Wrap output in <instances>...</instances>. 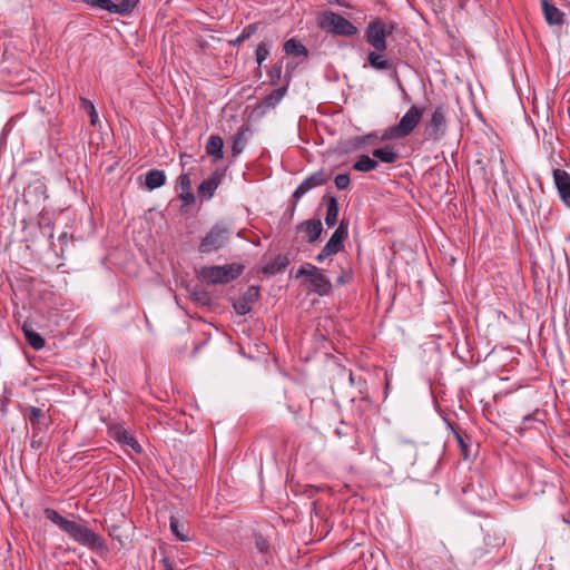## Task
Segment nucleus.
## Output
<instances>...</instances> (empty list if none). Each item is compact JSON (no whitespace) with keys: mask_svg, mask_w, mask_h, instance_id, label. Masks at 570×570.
<instances>
[{"mask_svg":"<svg viewBox=\"0 0 570 570\" xmlns=\"http://www.w3.org/2000/svg\"><path fill=\"white\" fill-rule=\"evenodd\" d=\"M43 513L48 520L57 524L79 544L96 551H105L107 549L105 539L88 527L63 518L55 509L47 508Z\"/></svg>","mask_w":570,"mask_h":570,"instance_id":"obj_1","label":"nucleus"},{"mask_svg":"<svg viewBox=\"0 0 570 570\" xmlns=\"http://www.w3.org/2000/svg\"><path fill=\"white\" fill-rule=\"evenodd\" d=\"M396 28L397 23L392 20L372 17L364 30L365 41L376 51H386L387 37L393 35Z\"/></svg>","mask_w":570,"mask_h":570,"instance_id":"obj_2","label":"nucleus"},{"mask_svg":"<svg viewBox=\"0 0 570 570\" xmlns=\"http://www.w3.org/2000/svg\"><path fill=\"white\" fill-rule=\"evenodd\" d=\"M424 111V107L411 106L396 125L390 126L383 131L380 140L403 139L410 136L420 124Z\"/></svg>","mask_w":570,"mask_h":570,"instance_id":"obj_3","label":"nucleus"},{"mask_svg":"<svg viewBox=\"0 0 570 570\" xmlns=\"http://www.w3.org/2000/svg\"><path fill=\"white\" fill-rule=\"evenodd\" d=\"M317 26L326 33L341 37H354L358 29L342 14L332 10H326L317 16Z\"/></svg>","mask_w":570,"mask_h":570,"instance_id":"obj_4","label":"nucleus"},{"mask_svg":"<svg viewBox=\"0 0 570 570\" xmlns=\"http://www.w3.org/2000/svg\"><path fill=\"white\" fill-rule=\"evenodd\" d=\"M243 272L239 264H227L223 266H204L198 276L208 285L225 284L236 279Z\"/></svg>","mask_w":570,"mask_h":570,"instance_id":"obj_5","label":"nucleus"},{"mask_svg":"<svg viewBox=\"0 0 570 570\" xmlns=\"http://www.w3.org/2000/svg\"><path fill=\"white\" fill-rule=\"evenodd\" d=\"M233 230L229 226L223 223H217L200 239L198 252L200 254H210L218 252L230 239Z\"/></svg>","mask_w":570,"mask_h":570,"instance_id":"obj_6","label":"nucleus"},{"mask_svg":"<svg viewBox=\"0 0 570 570\" xmlns=\"http://www.w3.org/2000/svg\"><path fill=\"white\" fill-rule=\"evenodd\" d=\"M296 278L304 277L309 282L312 291L320 296H326L332 292V283L323 271L309 263L299 267L295 275Z\"/></svg>","mask_w":570,"mask_h":570,"instance_id":"obj_7","label":"nucleus"},{"mask_svg":"<svg viewBox=\"0 0 570 570\" xmlns=\"http://www.w3.org/2000/svg\"><path fill=\"white\" fill-rule=\"evenodd\" d=\"M446 111L445 105H439L432 111L430 119L425 122L424 135L428 140L439 141L446 132Z\"/></svg>","mask_w":570,"mask_h":570,"instance_id":"obj_8","label":"nucleus"},{"mask_svg":"<svg viewBox=\"0 0 570 570\" xmlns=\"http://www.w3.org/2000/svg\"><path fill=\"white\" fill-rule=\"evenodd\" d=\"M327 179L328 176L323 170H317L309 175L308 177H306L293 193V198H295L293 208H295L297 200L301 197H303L311 189L324 185L327 181Z\"/></svg>","mask_w":570,"mask_h":570,"instance_id":"obj_9","label":"nucleus"},{"mask_svg":"<svg viewBox=\"0 0 570 570\" xmlns=\"http://www.w3.org/2000/svg\"><path fill=\"white\" fill-rule=\"evenodd\" d=\"M553 181L561 200L570 208V174L563 169H553Z\"/></svg>","mask_w":570,"mask_h":570,"instance_id":"obj_10","label":"nucleus"},{"mask_svg":"<svg viewBox=\"0 0 570 570\" xmlns=\"http://www.w3.org/2000/svg\"><path fill=\"white\" fill-rule=\"evenodd\" d=\"M24 416L29 421L32 432H42L49 425V416L39 407H27L24 410Z\"/></svg>","mask_w":570,"mask_h":570,"instance_id":"obj_11","label":"nucleus"},{"mask_svg":"<svg viewBox=\"0 0 570 570\" xmlns=\"http://www.w3.org/2000/svg\"><path fill=\"white\" fill-rule=\"evenodd\" d=\"M223 174L214 171L207 179L198 186V196L202 200H209L218 188Z\"/></svg>","mask_w":570,"mask_h":570,"instance_id":"obj_12","label":"nucleus"},{"mask_svg":"<svg viewBox=\"0 0 570 570\" xmlns=\"http://www.w3.org/2000/svg\"><path fill=\"white\" fill-rule=\"evenodd\" d=\"M347 236V223L342 220L335 232L332 234L331 238L325 244L326 250H330L334 254L338 253L343 247L344 239Z\"/></svg>","mask_w":570,"mask_h":570,"instance_id":"obj_13","label":"nucleus"},{"mask_svg":"<svg viewBox=\"0 0 570 570\" xmlns=\"http://www.w3.org/2000/svg\"><path fill=\"white\" fill-rule=\"evenodd\" d=\"M83 3L92 9L107 11L109 13H116L119 16H127L122 1L120 3H114L111 0H81Z\"/></svg>","mask_w":570,"mask_h":570,"instance_id":"obj_14","label":"nucleus"},{"mask_svg":"<svg viewBox=\"0 0 570 570\" xmlns=\"http://www.w3.org/2000/svg\"><path fill=\"white\" fill-rule=\"evenodd\" d=\"M541 7L544 19L548 24L560 26L563 23L564 13L559 8H557L552 2H550L549 0H542Z\"/></svg>","mask_w":570,"mask_h":570,"instance_id":"obj_15","label":"nucleus"},{"mask_svg":"<svg viewBox=\"0 0 570 570\" xmlns=\"http://www.w3.org/2000/svg\"><path fill=\"white\" fill-rule=\"evenodd\" d=\"M483 544L485 546V549H488V552H490L491 556L494 557V554L498 553L499 550L504 547L505 537L501 531H489L484 535Z\"/></svg>","mask_w":570,"mask_h":570,"instance_id":"obj_16","label":"nucleus"},{"mask_svg":"<svg viewBox=\"0 0 570 570\" xmlns=\"http://www.w3.org/2000/svg\"><path fill=\"white\" fill-rule=\"evenodd\" d=\"M114 439L129 448H131L136 453H141L142 449L137 440L125 429L117 428L112 433Z\"/></svg>","mask_w":570,"mask_h":570,"instance_id":"obj_17","label":"nucleus"},{"mask_svg":"<svg viewBox=\"0 0 570 570\" xmlns=\"http://www.w3.org/2000/svg\"><path fill=\"white\" fill-rule=\"evenodd\" d=\"M384 51H370L366 57V61L371 68L377 71L387 70L392 67V63L383 55Z\"/></svg>","mask_w":570,"mask_h":570,"instance_id":"obj_18","label":"nucleus"},{"mask_svg":"<svg viewBox=\"0 0 570 570\" xmlns=\"http://www.w3.org/2000/svg\"><path fill=\"white\" fill-rule=\"evenodd\" d=\"M169 527L175 538L181 542L189 541V527L176 517H170Z\"/></svg>","mask_w":570,"mask_h":570,"instance_id":"obj_19","label":"nucleus"},{"mask_svg":"<svg viewBox=\"0 0 570 570\" xmlns=\"http://www.w3.org/2000/svg\"><path fill=\"white\" fill-rule=\"evenodd\" d=\"M299 228L304 229L307 234V240L309 243H314L317 240L322 234L323 227L320 219H309L303 222L299 225Z\"/></svg>","mask_w":570,"mask_h":570,"instance_id":"obj_20","label":"nucleus"},{"mask_svg":"<svg viewBox=\"0 0 570 570\" xmlns=\"http://www.w3.org/2000/svg\"><path fill=\"white\" fill-rule=\"evenodd\" d=\"M284 51L288 56L301 57L303 59L308 57L307 48L295 38H291L284 43Z\"/></svg>","mask_w":570,"mask_h":570,"instance_id":"obj_21","label":"nucleus"},{"mask_svg":"<svg viewBox=\"0 0 570 570\" xmlns=\"http://www.w3.org/2000/svg\"><path fill=\"white\" fill-rule=\"evenodd\" d=\"M493 559L490 552H488V549H485V546L474 548L469 552L466 556V562L471 563L472 566L478 563H488Z\"/></svg>","mask_w":570,"mask_h":570,"instance_id":"obj_22","label":"nucleus"},{"mask_svg":"<svg viewBox=\"0 0 570 570\" xmlns=\"http://www.w3.org/2000/svg\"><path fill=\"white\" fill-rule=\"evenodd\" d=\"M288 264L289 261L286 256L277 255L274 259H272L264 266L263 272L264 274L267 275H275L277 273L283 272Z\"/></svg>","mask_w":570,"mask_h":570,"instance_id":"obj_23","label":"nucleus"},{"mask_svg":"<svg viewBox=\"0 0 570 570\" xmlns=\"http://www.w3.org/2000/svg\"><path fill=\"white\" fill-rule=\"evenodd\" d=\"M22 331L26 341L35 351H40L45 347V338L39 333L33 331L30 326L23 324Z\"/></svg>","mask_w":570,"mask_h":570,"instance_id":"obj_24","label":"nucleus"},{"mask_svg":"<svg viewBox=\"0 0 570 570\" xmlns=\"http://www.w3.org/2000/svg\"><path fill=\"white\" fill-rule=\"evenodd\" d=\"M224 141L220 136L213 135L206 145V153L213 156L216 160L222 159L224 156Z\"/></svg>","mask_w":570,"mask_h":570,"instance_id":"obj_25","label":"nucleus"},{"mask_svg":"<svg viewBox=\"0 0 570 570\" xmlns=\"http://www.w3.org/2000/svg\"><path fill=\"white\" fill-rule=\"evenodd\" d=\"M373 156L385 164H393L399 159V153L390 145L374 149Z\"/></svg>","mask_w":570,"mask_h":570,"instance_id":"obj_26","label":"nucleus"},{"mask_svg":"<svg viewBox=\"0 0 570 570\" xmlns=\"http://www.w3.org/2000/svg\"><path fill=\"white\" fill-rule=\"evenodd\" d=\"M287 91V86H283L273 90L269 95H267L261 102V106L264 108H274L277 106Z\"/></svg>","mask_w":570,"mask_h":570,"instance_id":"obj_27","label":"nucleus"},{"mask_svg":"<svg viewBox=\"0 0 570 570\" xmlns=\"http://www.w3.org/2000/svg\"><path fill=\"white\" fill-rule=\"evenodd\" d=\"M166 181V176L163 170L151 169L146 174V186L153 190L161 187Z\"/></svg>","mask_w":570,"mask_h":570,"instance_id":"obj_28","label":"nucleus"},{"mask_svg":"<svg viewBox=\"0 0 570 570\" xmlns=\"http://www.w3.org/2000/svg\"><path fill=\"white\" fill-rule=\"evenodd\" d=\"M377 166H379L377 160L371 158L367 155H362L354 163L353 169L356 171L368 173V171L376 169Z\"/></svg>","mask_w":570,"mask_h":570,"instance_id":"obj_29","label":"nucleus"},{"mask_svg":"<svg viewBox=\"0 0 570 570\" xmlns=\"http://www.w3.org/2000/svg\"><path fill=\"white\" fill-rule=\"evenodd\" d=\"M338 217V204L335 197H330L327 202L325 224L328 227H333L337 223Z\"/></svg>","mask_w":570,"mask_h":570,"instance_id":"obj_30","label":"nucleus"},{"mask_svg":"<svg viewBox=\"0 0 570 570\" xmlns=\"http://www.w3.org/2000/svg\"><path fill=\"white\" fill-rule=\"evenodd\" d=\"M271 47V41H262L261 43H258L255 51V58L258 66H261L269 56Z\"/></svg>","mask_w":570,"mask_h":570,"instance_id":"obj_31","label":"nucleus"},{"mask_svg":"<svg viewBox=\"0 0 570 570\" xmlns=\"http://www.w3.org/2000/svg\"><path fill=\"white\" fill-rule=\"evenodd\" d=\"M81 105H82L83 109L89 115L90 124L92 126H96L98 122V114H97V110H96L94 104L87 98H81Z\"/></svg>","mask_w":570,"mask_h":570,"instance_id":"obj_32","label":"nucleus"},{"mask_svg":"<svg viewBox=\"0 0 570 570\" xmlns=\"http://www.w3.org/2000/svg\"><path fill=\"white\" fill-rule=\"evenodd\" d=\"M257 30V27L256 24H247L243 30L242 32L239 33V36L234 40L232 41L233 45H239L242 43L243 41H245L246 39H249Z\"/></svg>","mask_w":570,"mask_h":570,"instance_id":"obj_33","label":"nucleus"},{"mask_svg":"<svg viewBox=\"0 0 570 570\" xmlns=\"http://www.w3.org/2000/svg\"><path fill=\"white\" fill-rule=\"evenodd\" d=\"M282 72H283V65L282 62H277L275 63L269 70H268V77L271 79V82L273 85H277L278 81L281 80V77H282Z\"/></svg>","mask_w":570,"mask_h":570,"instance_id":"obj_34","label":"nucleus"},{"mask_svg":"<svg viewBox=\"0 0 570 570\" xmlns=\"http://www.w3.org/2000/svg\"><path fill=\"white\" fill-rule=\"evenodd\" d=\"M258 297L259 288L257 286H249L242 299L252 306L258 299Z\"/></svg>","mask_w":570,"mask_h":570,"instance_id":"obj_35","label":"nucleus"},{"mask_svg":"<svg viewBox=\"0 0 570 570\" xmlns=\"http://www.w3.org/2000/svg\"><path fill=\"white\" fill-rule=\"evenodd\" d=\"M244 146V136L243 132H238L233 140L232 145V154L233 156H237L242 153Z\"/></svg>","mask_w":570,"mask_h":570,"instance_id":"obj_36","label":"nucleus"},{"mask_svg":"<svg viewBox=\"0 0 570 570\" xmlns=\"http://www.w3.org/2000/svg\"><path fill=\"white\" fill-rule=\"evenodd\" d=\"M334 183L337 189L344 190L348 188L351 179L347 174H338L335 177Z\"/></svg>","mask_w":570,"mask_h":570,"instance_id":"obj_37","label":"nucleus"},{"mask_svg":"<svg viewBox=\"0 0 570 570\" xmlns=\"http://www.w3.org/2000/svg\"><path fill=\"white\" fill-rule=\"evenodd\" d=\"M178 187L180 191H189L191 190V180L189 174H181L178 177Z\"/></svg>","mask_w":570,"mask_h":570,"instance_id":"obj_38","label":"nucleus"},{"mask_svg":"<svg viewBox=\"0 0 570 570\" xmlns=\"http://www.w3.org/2000/svg\"><path fill=\"white\" fill-rule=\"evenodd\" d=\"M233 307L238 315H246L252 311V306L243 299L235 302Z\"/></svg>","mask_w":570,"mask_h":570,"instance_id":"obj_39","label":"nucleus"},{"mask_svg":"<svg viewBox=\"0 0 570 570\" xmlns=\"http://www.w3.org/2000/svg\"><path fill=\"white\" fill-rule=\"evenodd\" d=\"M396 455H401L403 451H409L412 456L415 454V446L412 442H402L394 449Z\"/></svg>","mask_w":570,"mask_h":570,"instance_id":"obj_40","label":"nucleus"},{"mask_svg":"<svg viewBox=\"0 0 570 570\" xmlns=\"http://www.w3.org/2000/svg\"><path fill=\"white\" fill-rule=\"evenodd\" d=\"M255 546L259 552L266 553L269 549V544L266 539H264L262 535L256 537L255 539Z\"/></svg>","mask_w":570,"mask_h":570,"instance_id":"obj_41","label":"nucleus"},{"mask_svg":"<svg viewBox=\"0 0 570 570\" xmlns=\"http://www.w3.org/2000/svg\"><path fill=\"white\" fill-rule=\"evenodd\" d=\"M178 197L183 200L184 205H191L195 203V195L189 191H180Z\"/></svg>","mask_w":570,"mask_h":570,"instance_id":"obj_42","label":"nucleus"},{"mask_svg":"<svg viewBox=\"0 0 570 570\" xmlns=\"http://www.w3.org/2000/svg\"><path fill=\"white\" fill-rule=\"evenodd\" d=\"M539 414H540V412L537 410L533 413L525 415L523 417V420H522L521 429L522 430L528 429L529 428V422H531V421H540V419L538 417Z\"/></svg>","mask_w":570,"mask_h":570,"instance_id":"obj_43","label":"nucleus"},{"mask_svg":"<svg viewBox=\"0 0 570 570\" xmlns=\"http://www.w3.org/2000/svg\"><path fill=\"white\" fill-rule=\"evenodd\" d=\"M352 275L350 272L343 271V273L336 278L337 285H345L350 279Z\"/></svg>","mask_w":570,"mask_h":570,"instance_id":"obj_44","label":"nucleus"},{"mask_svg":"<svg viewBox=\"0 0 570 570\" xmlns=\"http://www.w3.org/2000/svg\"><path fill=\"white\" fill-rule=\"evenodd\" d=\"M139 0H122L125 11L129 14L138 4Z\"/></svg>","mask_w":570,"mask_h":570,"instance_id":"obj_45","label":"nucleus"},{"mask_svg":"<svg viewBox=\"0 0 570 570\" xmlns=\"http://www.w3.org/2000/svg\"><path fill=\"white\" fill-rule=\"evenodd\" d=\"M38 434L39 432H32L31 448L33 449H39L42 445V440L38 436Z\"/></svg>","mask_w":570,"mask_h":570,"instance_id":"obj_46","label":"nucleus"},{"mask_svg":"<svg viewBox=\"0 0 570 570\" xmlns=\"http://www.w3.org/2000/svg\"><path fill=\"white\" fill-rule=\"evenodd\" d=\"M335 255L334 253L326 250V247L324 246L321 253L316 256V261L318 263L324 262L327 257Z\"/></svg>","mask_w":570,"mask_h":570,"instance_id":"obj_47","label":"nucleus"},{"mask_svg":"<svg viewBox=\"0 0 570 570\" xmlns=\"http://www.w3.org/2000/svg\"><path fill=\"white\" fill-rule=\"evenodd\" d=\"M161 563L164 564L165 570H174L173 563L168 558H163Z\"/></svg>","mask_w":570,"mask_h":570,"instance_id":"obj_48","label":"nucleus"},{"mask_svg":"<svg viewBox=\"0 0 570 570\" xmlns=\"http://www.w3.org/2000/svg\"><path fill=\"white\" fill-rule=\"evenodd\" d=\"M460 443L462 444V448L464 449L463 440L460 439Z\"/></svg>","mask_w":570,"mask_h":570,"instance_id":"obj_49","label":"nucleus"}]
</instances>
